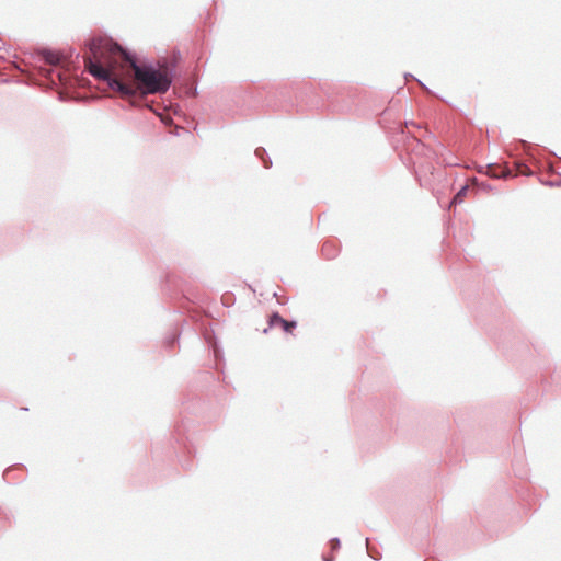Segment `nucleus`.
<instances>
[{
    "instance_id": "1",
    "label": "nucleus",
    "mask_w": 561,
    "mask_h": 561,
    "mask_svg": "<svg viewBox=\"0 0 561 561\" xmlns=\"http://www.w3.org/2000/svg\"><path fill=\"white\" fill-rule=\"evenodd\" d=\"M84 66L93 77L106 81L113 90L124 96L136 93L134 80L142 93H164L171 84L167 67H139L110 38L100 37L90 42Z\"/></svg>"
},
{
    "instance_id": "2",
    "label": "nucleus",
    "mask_w": 561,
    "mask_h": 561,
    "mask_svg": "<svg viewBox=\"0 0 561 561\" xmlns=\"http://www.w3.org/2000/svg\"><path fill=\"white\" fill-rule=\"evenodd\" d=\"M270 327L279 325L283 328V330L287 333H291L293 330L296 328V322L294 321H287L283 319L278 313H273L270 317Z\"/></svg>"
},
{
    "instance_id": "3",
    "label": "nucleus",
    "mask_w": 561,
    "mask_h": 561,
    "mask_svg": "<svg viewBox=\"0 0 561 561\" xmlns=\"http://www.w3.org/2000/svg\"><path fill=\"white\" fill-rule=\"evenodd\" d=\"M469 191V186L466 185L463 186L456 195L455 197L453 198L451 201V205H456V204H460L463 202L465 197L467 196V193Z\"/></svg>"
},
{
    "instance_id": "4",
    "label": "nucleus",
    "mask_w": 561,
    "mask_h": 561,
    "mask_svg": "<svg viewBox=\"0 0 561 561\" xmlns=\"http://www.w3.org/2000/svg\"><path fill=\"white\" fill-rule=\"evenodd\" d=\"M46 60L51 65H57L60 60L59 56L53 53L46 55Z\"/></svg>"
},
{
    "instance_id": "5",
    "label": "nucleus",
    "mask_w": 561,
    "mask_h": 561,
    "mask_svg": "<svg viewBox=\"0 0 561 561\" xmlns=\"http://www.w3.org/2000/svg\"><path fill=\"white\" fill-rule=\"evenodd\" d=\"M492 176H495V178H499V176H503V178H506L511 174V172L508 170H502L501 171V174L497 173L495 170L491 172Z\"/></svg>"
},
{
    "instance_id": "6",
    "label": "nucleus",
    "mask_w": 561,
    "mask_h": 561,
    "mask_svg": "<svg viewBox=\"0 0 561 561\" xmlns=\"http://www.w3.org/2000/svg\"><path fill=\"white\" fill-rule=\"evenodd\" d=\"M518 172H520L523 174H527L528 168L526 165H518Z\"/></svg>"
}]
</instances>
